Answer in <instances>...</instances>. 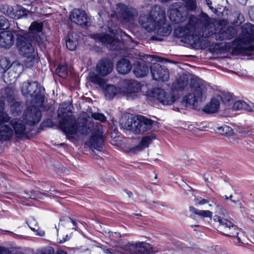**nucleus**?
<instances>
[{
	"label": "nucleus",
	"instance_id": "obj_43",
	"mask_svg": "<svg viewBox=\"0 0 254 254\" xmlns=\"http://www.w3.org/2000/svg\"><path fill=\"white\" fill-rule=\"evenodd\" d=\"M10 24L8 20L4 17L0 16V30H6L9 28Z\"/></svg>",
	"mask_w": 254,
	"mask_h": 254
},
{
	"label": "nucleus",
	"instance_id": "obj_57",
	"mask_svg": "<svg viewBox=\"0 0 254 254\" xmlns=\"http://www.w3.org/2000/svg\"><path fill=\"white\" fill-rule=\"evenodd\" d=\"M69 238H68V235H66L65 238H63L62 240H59V243H63L67 240H69Z\"/></svg>",
	"mask_w": 254,
	"mask_h": 254
},
{
	"label": "nucleus",
	"instance_id": "obj_41",
	"mask_svg": "<svg viewBox=\"0 0 254 254\" xmlns=\"http://www.w3.org/2000/svg\"><path fill=\"white\" fill-rule=\"evenodd\" d=\"M56 72L60 77L65 78L67 76V66L66 65H59L56 69Z\"/></svg>",
	"mask_w": 254,
	"mask_h": 254
},
{
	"label": "nucleus",
	"instance_id": "obj_54",
	"mask_svg": "<svg viewBox=\"0 0 254 254\" xmlns=\"http://www.w3.org/2000/svg\"><path fill=\"white\" fill-rule=\"evenodd\" d=\"M249 15L252 21H254V9H251L249 12Z\"/></svg>",
	"mask_w": 254,
	"mask_h": 254
},
{
	"label": "nucleus",
	"instance_id": "obj_16",
	"mask_svg": "<svg viewBox=\"0 0 254 254\" xmlns=\"http://www.w3.org/2000/svg\"><path fill=\"white\" fill-rule=\"evenodd\" d=\"M100 248L106 254H135L134 243H127L112 248H108L106 246Z\"/></svg>",
	"mask_w": 254,
	"mask_h": 254
},
{
	"label": "nucleus",
	"instance_id": "obj_63",
	"mask_svg": "<svg viewBox=\"0 0 254 254\" xmlns=\"http://www.w3.org/2000/svg\"><path fill=\"white\" fill-rule=\"evenodd\" d=\"M107 32H114V30L112 29L111 28L109 27V29Z\"/></svg>",
	"mask_w": 254,
	"mask_h": 254
},
{
	"label": "nucleus",
	"instance_id": "obj_44",
	"mask_svg": "<svg viewBox=\"0 0 254 254\" xmlns=\"http://www.w3.org/2000/svg\"><path fill=\"white\" fill-rule=\"evenodd\" d=\"M235 17H237V19L233 20V22L236 25H239L244 21V16L240 13L236 12L235 13Z\"/></svg>",
	"mask_w": 254,
	"mask_h": 254
},
{
	"label": "nucleus",
	"instance_id": "obj_27",
	"mask_svg": "<svg viewBox=\"0 0 254 254\" xmlns=\"http://www.w3.org/2000/svg\"><path fill=\"white\" fill-rule=\"evenodd\" d=\"M133 72L136 77H143L148 73V66L145 64H140L139 62H136L133 64Z\"/></svg>",
	"mask_w": 254,
	"mask_h": 254
},
{
	"label": "nucleus",
	"instance_id": "obj_30",
	"mask_svg": "<svg viewBox=\"0 0 254 254\" xmlns=\"http://www.w3.org/2000/svg\"><path fill=\"white\" fill-rule=\"evenodd\" d=\"M232 105L233 108L235 110L244 109L248 111H254V105L252 103L248 104L244 101L238 100L234 102Z\"/></svg>",
	"mask_w": 254,
	"mask_h": 254
},
{
	"label": "nucleus",
	"instance_id": "obj_51",
	"mask_svg": "<svg viewBox=\"0 0 254 254\" xmlns=\"http://www.w3.org/2000/svg\"><path fill=\"white\" fill-rule=\"evenodd\" d=\"M0 254H13L7 249L0 246Z\"/></svg>",
	"mask_w": 254,
	"mask_h": 254
},
{
	"label": "nucleus",
	"instance_id": "obj_36",
	"mask_svg": "<svg viewBox=\"0 0 254 254\" xmlns=\"http://www.w3.org/2000/svg\"><path fill=\"white\" fill-rule=\"evenodd\" d=\"M0 10L2 13L12 18H19V17L17 16L14 8L10 5L8 4L3 5L1 7Z\"/></svg>",
	"mask_w": 254,
	"mask_h": 254
},
{
	"label": "nucleus",
	"instance_id": "obj_52",
	"mask_svg": "<svg viewBox=\"0 0 254 254\" xmlns=\"http://www.w3.org/2000/svg\"><path fill=\"white\" fill-rule=\"evenodd\" d=\"M4 99L0 95V115L3 113Z\"/></svg>",
	"mask_w": 254,
	"mask_h": 254
},
{
	"label": "nucleus",
	"instance_id": "obj_47",
	"mask_svg": "<svg viewBox=\"0 0 254 254\" xmlns=\"http://www.w3.org/2000/svg\"><path fill=\"white\" fill-rule=\"evenodd\" d=\"M242 32H254V25L246 23L242 26Z\"/></svg>",
	"mask_w": 254,
	"mask_h": 254
},
{
	"label": "nucleus",
	"instance_id": "obj_53",
	"mask_svg": "<svg viewBox=\"0 0 254 254\" xmlns=\"http://www.w3.org/2000/svg\"><path fill=\"white\" fill-rule=\"evenodd\" d=\"M209 202V200L207 199H202L200 200L197 201H196L195 202V205H203L206 203H207Z\"/></svg>",
	"mask_w": 254,
	"mask_h": 254
},
{
	"label": "nucleus",
	"instance_id": "obj_58",
	"mask_svg": "<svg viewBox=\"0 0 254 254\" xmlns=\"http://www.w3.org/2000/svg\"><path fill=\"white\" fill-rule=\"evenodd\" d=\"M223 197H224L225 199H228L229 198L231 199V198L232 197V195H231L230 196V197H228L227 195H224V196H223ZM231 200L232 202H234V203H236V201H235V200H232V199H231Z\"/></svg>",
	"mask_w": 254,
	"mask_h": 254
},
{
	"label": "nucleus",
	"instance_id": "obj_6",
	"mask_svg": "<svg viewBox=\"0 0 254 254\" xmlns=\"http://www.w3.org/2000/svg\"><path fill=\"white\" fill-rule=\"evenodd\" d=\"M219 215H215L213 219L215 222H218L219 224L220 233L223 234L231 237H236L235 243L237 244L243 243L241 240V231L234 225L232 219L229 217L226 210L219 208Z\"/></svg>",
	"mask_w": 254,
	"mask_h": 254
},
{
	"label": "nucleus",
	"instance_id": "obj_33",
	"mask_svg": "<svg viewBox=\"0 0 254 254\" xmlns=\"http://www.w3.org/2000/svg\"><path fill=\"white\" fill-rule=\"evenodd\" d=\"M189 209L190 212L201 218H211L212 217V212L209 210H199L192 206H190Z\"/></svg>",
	"mask_w": 254,
	"mask_h": 254
},
{
	"label": "nucleus",
	"instance_id": "obj_49",
	"mask_svg": "<svg viewBox=\"0 0 254 254\" xmlns=\"http://www.w3.org/2000/svg\"><path fill=\"white\" fill-rule=\"evenodd\" d=\"M140 59L143 61H148V59H149L150 61H153V59H155L157 61H160V58L158 57H155L153 56L149 55H144L143 56L139 55Z\"/></svg>",
	"mask_w": 254,
	"mask_h": 254
},
{
	"label": "nucleus",
	"instance_id": "obj_2",
	"mask_svg": "<svg viewBox=\"0 0 254 254\" xmlns=\"http://www.w3.org/2000/svg\"><path fill=\"white\" fill-rule=\"evenodd\" d=\"M139 22L147 32H153L161 30L164 32H171L172 27L165 23V10L158 5L154 6L151 9L149 15L141 14L139 18Z\"/></svg>",
	"mask_w": 254,
	"mask_h": 254
},
{
	"label": "nucleus",
	"instance_id": "obj_34",
	"mask_svg": "<svg viewBox=\"0 0 254 254\" xmlns=\"http://www.w3.org/2000/svg\"><path fill=\"white\" fill-rule=\"evenodd\" d=\"M219 96L220 98L219 102L221 101L226 107L229 108L234 102V98L233 95L230 93H224L221 96Z\"/></svg>",
	"mask_w": 254,
	"mask_h": 254
},
{
	"label": "nucleus",
	"instance_id": "obj_25",
	"mask_svg": "<svg viewBox=\"0 0 254 254\" xmlns=\"http://www.w3.org/2000/svg\"><path fill=\"white\" fill-rule=\"evenodd\" d=\"M71 111V106L69 103L64 102L61 104L58 112V116L59 118H62L59 123V127H60V123L62 121L66 120L68 116H72L71 114L69 113Z\"/></svg>",
	"mask_w": 254,
	"mask_h": 254
},
{
	"label": "nucleus",
	"instance_id": "obj_42",
	"mask_svg": "<svg viewBox=\"0 0 254 254\" xmlns=\"http://www.w3.org/2000/svg\"><path fill=\"white\" fill-rule=\"evenodd\" d=\"M185 6L188 10H193L196 8L195 0H183Z\"/></svg>",
	"mask_w": 254,
	"mask_h": 254
},
{
	"label": "nucleus",
	"instance_id": "obj_55",
	"mask_svg": "<svg viewBox=\"0 0 254 254\" xmlns=\"http://www.w3.org/2000/svg\"><path fill=\"white\" fill-rule=\"evenodd\" d=\"M35 231L37 232L36 234L39 236L42 237V236H44V235H45V232L42 230H39L38 228H37V230H36Z\"/></svg>",
	"mask_w": 254,
	"mask_h": 254
},
{
	"label": "nucleus",
	"instance_id": "obj_18",
	"mask_svg": "<svg viewBox=\"0 0 254 254\" xmlns=\"http://www.w3.org/2000/svg\"><path fill=\"white\" fill-rule=\"evenodd\" d=\"M153 78L157 81H165L169 78L168 70L158 64H153L150 66Z\"/></svg>",
	"mask_w": 254,
	"mask_h": 254
},
{
	"label": "nucleus",
	"instance_id": "obj_35",
	"mask_svg": "<svg viewBox=\"0 0 254 254\" xmlns=\"http://www.w3.org/2000/svg\"><path fill=\"white\" fill-rule=\"evenodd\" d=\"M236 33H213L212 37L217 41H224L230 40L235 36Z\"/></svg>",
	"mask_w": 254,
	"mask_h": 254
},
{
	"label": "nucleus",
	"instance_id": "obj_31",
	"mask_svg": "<svg viewBox=\"0 0 254 254\" xmlns=\"http://www.w3.org/2000/svg\"><path fill=\"white\" fill-rule=\"evenodd\" d=\"M7 101L10 106V111L12 114L13 116L18 115L22 109L21 104L11 97L8 98Z\"/></svg>",
	"mask_w": 254,
	"mask_h": 254
},
{
	"label": "nucleus",
	"instance_id": "obj_9",
	"mask_svg": "<svg viewBox=\"0 0 254 254\" xmlns=\"http://www.w3.org/2000/svg\"><path fill=\"white\" fill-rule=\"evenodd\" d=\"M100 41L107 48L111 50H119L127 44V41H132V38L127 33H100Z\"/></svg>",
	"mask_w": 254,
	"mask_h": 254
},
{
	"label": "nucleus",
	"instance_id": "obj_12",
	"mask_svg": "<svg viewBox=\"0 0 254 254\" xmlns=\"http://www.w3.org/2000/svg\"><path fill=\"white\" fill-rule=\"evenodd\" d=\"M173 36L181 38V41L195 48L203 49L209 46L207 37L201 36V33H173Z\"/></svg>",
	"mask_w": 254,
	"mask_h": 254
},
{
	"label": "nucleus",
	"instance_id": "obj_19",
	"mask_svg": "<svg viewBox=\"0 0 254 254\" xmlns=\"http://www.w3.org/2000/svg\"><path fill=\"white\" fill-rule=\"evenodd\" d=\"M153 122L142 116H137L135 126L134 127L133 133L141 134L150 130L152 127Z\"/></svg>",
	"mask_w": 254,
	"mask_h": 254
},
{
	"label": "nucleus",
	"instance_id": "obj_39",
	"mask_svg": "<svg viewBox=\"0 0 254 254\" xmlns=\"http://www.w3.org/2000/svg\"><path fill=\"white\" fill-rule=\"evenodd\" d=\"M135 254H140L147 252L149 247L148 243L144 242H136L134 243Z\"/></svg>",
	"mask_w": 254,
	"mask_h": 254
},
{
	"label": "nucleus",
	"instance_id": "obj_15",
	"mask_svg": "<svg viewBox=\"0 0 254 254\" xmlns=\"http://www.w3.org/2000/svg\"><path fill=\"white\" fill-rule=\"evenodd\" d=\"M70 20L83 28H86L91 24V17L85 11L75 8L70 13Z\"/></svg>",
	"mask_w": 254,
	"mask_h": 254
},
{
	"label": "nucleus",
	"instance_id": "obj_14",
	"mask_svg": "<svg viewBox=\"0 0 254 254\" xmlns=\"http://www.w3.org/2000/svg\"><path fill=\"white\" fill-rule=\"evenodd\" d=\"M116 14L118 19L124 23L133 24L137 13L135 9L129 8L123 3L117 4Z\"/></svg>",
	"mask_w": 254,
	"mask_h": 254
},
{
	"label": "nucleus",
	"instance_id": "obj_22",
	"mask_svg": "<svg viewBox=\"0 0 254 254\" xmlns=\"http://www.w3.org/2000/svg\"><path fill=\"white\" fill-rule=\"evenodd\" d=\"M199 22H200L203 26L207 27L211 23V19L205 13H202L198 19L195 16H191L189 22V26L196 27L198 25Z\"/></svg>",
	"mask_w": 254,
	"mask_h": 254
},
{
	"label": "nucleus",
	"instance_id": "obj_37",
	"mask_svg": "<svg viewBox=\"0 0 254 254\" xmlns=\"http://www.w3.org/2000/svg\"><path fill=\"white\" fill-rule=\"evenodd\" d=\"M47 25V22L45 21L38 22L37 21L33 22L29 27L30 32H42L43 29L45 30L44 27Z\"/></svg>",
	"mask_w": 254,
	"mask_h": 254
},
{
	"label": "nucleus",
	"instance_id": "obj_17",
	"mask_svg": "<svg viewBox=\"0 0 254 254\" xmlns=\"http://www.w3.org/2000/svg\"><path fill=\"white\" fill-rule=\"evenodd\" d=\"M9 117L6 113H2L0 115V140L6 141L10 139L13 134V130L6 123L9 120Z\"/></svg>",
	"mask_w": 254,
	"mask_h": 254
},
{
	"label": "nucleus",
	"instance_id": "obj_10",
	"mask_svg": "<svg viewBox=\"0 0 254 254\" xmlns=\"http://www.w3.org/2000/svg\"><path fill=\"white\" fill-rule=\"evenodd\" d=\"M229 47L241 54H248L254 51V33H241Z\"/></svg>",
	"mask_w": 254,
	"mask_h": 254
},
{
	"label": "nucleus",
	"instance_id": "obj_46",
	"mask_svg": "<svg viewBox=\"0 0 254 254\" xmlns=\"http://www.w3.org/2000/svg\"><path fill=\"white\" fill-rule=\"evenodd\" d=\"M155 35L152 36L150 38L151 40L162 41L164 40V37L168 35V33H155Z\"/></svg>",
	"mask_w": 254,
	"mask_h": 254
},
{
	"label": "nucleus",
	"instance_id": "obj_61",
	"mask_svg": "<svg viewBox=\"0 0 254 254\" xmlns=\"http://www.w3.org/2000/svg\"><path fill=\"white\" fill-rule=\"evenodd\" d=\"M57 254H67L66 252L63 251H59L57 252Z\"/></svg>",
	"mask_w": 254,
	"mask_h": 254
},
{
	"label": "nucleus",
	"instance_id": "obj_21",
	"mask_svg": "<svg viewBox=\"0 0 254 254\" xmlns=\"http://www.w3.org/2000/svg\"><path fill=\"white\" fill-rule=\"evenodd\" d=\"M137 116L132 114H127L123 116L120 120L121 127L125 129L129 130L133 133L134 123L136 122Z\"/></svg>",
	"mask_w": 254,
	"mask_h": 254
},
{
	"label": "nucleus",
	"instance_id": "obj_24",
	"mask_svg": "<svg viewBox=\"0 0 254 254\" xmlns=\"http://www.w3.org/2000/svg\"><path fill=\"white\" fill-rule=\"evenodd\" d=\"M154 139V137L153 136L144 137L142 138L139 144L130 149V152L135 154L142 151L143 149L148 147L149 145Z\"/></svg>",
	"mask_w": 254,
	"mask_h": 254
},
{
	"label": "nucleus",
	"instance_id": "obj_32",
	"mask_svg": "<svg viewBox=\"0 0 254 254\" xmlns=\"http://www.w3.org/2000/svg\"><path fill=\"white\" fill-rule=\"evenodd\" d=\"M207 5L211 10L216 12L217 9H221L223 6L225 0H206Z\"/></svg>",
	"mask_w": 254,
	"mask_h": 254
},
{
	"label": "nucleus",
	"instance_id": "obj_29",
	"mask_svg": "<svg viewBox=\"0 0 254 254\" xmlns=\"http://www.w3.org/2000/svg\"><path fill=\"white\" fill-rule=\"evenodd\" d=\"M78 37L77 33H69L66 37V46L70 51H74L76 49L78 43Z\"/></svg>",
	"mask_w": 254,
	"mask_h": 254
},
{
	"label": "nucleus",
	"instance_id": "obj_50",
	"mask_svg": "<svg viewBox=\"0 0 254 254\" xmlns=\"http://www.w3.org/2000/svg\"><path fill=\"white\" fill-rule=\"evenodd\" d=\"M37 254H53L52 248L44 249L38 252Z\"/></svg>",
	"mask_w": 254,
	"mask_h": 254
},
{
	"label": "nucleus",
	"instance_id": "obj_38",
	"mask_svg": "<svg viewBox=\"0 0 254 254\" xmlns=\"http://www.w3.org/2000/svg\"><path fill=\"white\" fill-rule=\"evenodd\" d=\"M215 130L223 135L231 136L233 134V129L227 125L217 127L215 129Z\"/></svg>",
	"mask_w": 254,
	"mask_h": 254
},
{
	"label": "nucleus",
	"instance_id": "obj_7",
	"mask_svg": "<svg viewBox=\"0 0 254 254\" xmlns=\"http://www.w3.org/2000/svg\"><path fill=\"white\" fill-rule=\"evenodd\" d=\"M190 93L185 96L182 104L186 107L196 106L197 102L202 101L206 98V85L200 78L195 77L190 80Z\"/></svg>",
	"mask_w": 254,
	"mask_h": 254
},
{
	"label": "nucleus",
	"instance_id": "obj_48",
	"mask_svg": "<svg viewBox=\"0 0 254 254\" xmlns=\"http://www.w3.org/2000/svg\"><path fill=\"white\" fill-rule=\"evenodd\" d=\"M92 117L96 120H99L102 122H104L106 120V118L103 114L99 113H94L92 114Z\"/></svg>",
	"mask_w": 254,
	"mask_h": 254
},
{
	"label": "nucleus",
	"instance_id": "obj_56",
	"mask_svg": "<svg viewBox=\"0 0 254 254\" xmlns=\"http://www.w3.org/2000/svg\"><path fill=\"white\" fill-rule=\"evenodd\" d=\"M14 78H15V77H14ZM4 81L7 83V84H11L13 81H14V79H13V80L12 79H9L8 80L5 76H4Z\"/></svg>",
	"mask_w": 254,
	"mask_h": 254
},
{
	"label": "nucleus",
	"instance_id": "obj_60",
	"mask_svg": "<svg viewBox=\"0 0 254 254\" xmlns=\"http://www.w3.org/2000/svg\"><path fill=\"white\" fill-rule=\"evenodd\" d=\"M14 67L19 68L20 70L22 69V66L20 64H16V65H14Z\"/></svg>",
	"mask_w": 254,
	"mask_h": 254
},
{
	"label": "nucleus",
	"instance_id": "obj_11",
	"mask_svg": "<svg viewBox=\"0 0 254 254\" xmlns=\"http://www.w3.org/2000/svg\"><path fill=\"white\" fill-rule=\"evenodd\" d=\"M113 64L109 59H103L97 64L95 71L97 73H92L89 77V80L95 84L103 87L105 80L101 77H105L110 74L113 70Z\"/></svg>",
	"mask_w": 254,
	"mask_h": 254
},
{
	"label": "nucleus",
	"instance_id": "obj_3",
	"mask_svg": "<svg viewBox=\"0 0 254 254\" xmlns=\"http://www.w3.org/2000/svg\"><path fill=\"white\" fill-rule=\"evenodd\" d=\"M188 84V79L185 76L180 77L172 85V92L168 93L161 89H155L147 92L146 96L150 102L158 101L163 105H169L173 104L179 98L175 91L183 90Z\"/></svg>",
	"mask_w": 254,
	"mask_h": 254
},
{
	"label": "nucleus",
	"instance_id": "obj_1",
	"mask_svg": "<svg viewBox=\"0 0 254 254\" xmlns=\"http://www.w3.org/2000/svg\"><path fill=\"white\" fill-rule=\"evenodd\" d=\"M60 128L64 132L68 139L73 141L74 137L78 134L86 135L92 130L91 136L85 144L91 148L100 150L102 147L103 126L97 125L95 127L86 119H82L78 123L74 116H68L67 119L60 123Z\"/></svg>",
	"mask_w": 254,
	"mask_h": 254
},
{
	"label": "nucleus",
	"instance_id": "obj_59",
	"mask_svg": "<svg viewBox=\"0 0 254 254\" xmlns=\"http://www.w3.org/2000/svg\"><path fill=\"white\" fill-rule=\"evenodd\" d=\"M240 3L245 4L246 3L247 0H237Z\"/></svg>",
	"mask_w": 254,
	"mask_h": 254
},
{
	"label": "nucleus",
	"instance_id": "obj_23",
	"mask_svg": "<svg viewBox=\"0 0 254 254\" xmlns=\"http://www.w3.org/2000/svg\"><path fill=\"white\" fill-rule=\"evenodd\" d=\"M14 43L13 33H0V46L8 49Z\"/></svg>",
	"mask_w": 254,
	"mask_h": 254
},
{
	"label": "nucleus",
	"instance_id": "obj_20",
	"mask_svg": "<svg viewBox=\"0 0 254 254\" xmlns=\"http://www.w3.org/2000/svg\"><path fill=\"white\" fill-rule=\"evenodd\" d=\"M172 6L173 8L170 9L169 10L170 20L175 23H179L184 21L186 19V16L183 15L178 9V8L181 7V4L177 2L174 3Z\"/></svg>",
	"mask_w": 254,
	"mask_h": 254
},
{
	"label": "nucleus",
	"instance_id": "obj_62",
	"mask_svg": "<svg viewBox=\"0 0 254 254\" xmlns=\"http://www.w3.org/2000/svg\"><path fill=\"white\" fill-rule=\"evenodd\" d=\"M39 38H40V40L39 41L37 40V42H38L39 45H40L41 44H42L44 42L42 41L41 37H39Z\"/></svg>",
	"mask_w": 254,
	"mask_h": 254
},
{
	"label": "nucleus",
	"instance_id": "obj_13",
	"mask_svg": "<svg viewBox=\"0 0 254 254\" xmlns=\"http://www.w3.org/2000/svg\"><path fill=\"white\" fill-rule=\"evenodd\" d=\"M22 94L27 98H31L32 103L42 105L44 101V95L41 93V88L37 82H25L21 86Z\"/></svg>",
	"mask_w": 254,
	"mask_h": 254
},
{
	"label": "nucleus",
	"instance_id": "obj_5",
	"mask_svg": "<svg viewBox=\"0 0 254 254\" xmlns=\"http://www.w3.org/2000/svg\"><path fill=\"white\" fill-rule=\"evenodd\" d=\"M16 45L19 55L25 58L24 64L26 67L33 66L39 62L37 50L29 38L18 35Z\"/></svg>",
	"mask_w": 254,
	"mask_h": 254
},
{
	"label": "nucleus",
	"instance_id": "obj_4",
	"mask_svg": "<svg viewBox=\"0 0 254 254\" xmlns=\"http://www.w3.org/2000/svg\"><path fill=\"white\" fill-rule=\"evenodd\" d=\"M33 105L29 106L23 115V122L20 120L14 119L10 121V124L16 134H22L25 129V125L33 126L38 123L41 120V112L39 109L41 105L37 103H33Z\"/></svg>",
	"mask_w": 254,
	"mask_h": 254
},
{
	"label": "nucleus",
	"instance_id": "obj_8",
	"mask_svg": "<svg viewBox=\"0 0 254 254\" xmlns=\"http://www.w3.org/2000/svg\"><path fill=\"white\" fill-rule=\"evenodd\" d=\"M124 85H127L126 90L123 91L112 84H108L104 89V93L107 99H111L117 95L124 94L127 100L133 99L142 88L140 84L133 80H125Z\"/></svg>",
	"mask_w": 254,
	"mask_h": 254
},
{
	"label": "nucleus",
	"instance_id": "obj_64",
	"mask_svg": "<svg viewBox=\"0 0 254 254\" xmlns=\"http://www.w3.org/2000/svg\"><path fill=\"white\" fill-rule=\"evenodd\" d=\"M226 23V21H225V20H222V21H221V24H225Z\"/></svg>",
	"mask_w": 254,
	"mask_h": 254
},
{
	"label": "nucleus",
	"instance_id": "obj_26",
	"mask_svg": "<svg viewBox=\"0 0 254 254\" xmlns=\"http://www.w3.org/2000/svg\"><path fill=\"white\" fill-rule=\"evenodd\" d=\"M116 68L119 73L125 74L130 71L131 65L128 60L122 59L118 62Z\"/></svg>",
	"mask_w": 254,
	"mask_h": 254
},
{
	"label": "nucleus",
	"instance_id": "obj_28",
	"mask_svg": "<svg viewBox=\"0 0 254 254\" xmlns=\"http://www.w3.org/2000/svg\"><path fill=\"white\" fill-rule=\"evenodd\" d=\"M219 96L213 98L210 103L204 107L203 110L207 113H213L217 112L220 106Z\"/></svg>",
	"mask_w": 254,
	"mask_h": 254
},
{
	"label": "nucleus",
	"instance_id": "obj_45",
	"mask_svg": "<svg viewBox=\"0 0 254 254\" xmlns=\"http://www.w3.org/2000/svg\"><path fill=\"white\" fill-rule=\"evenodd\" d=\"M27 224L30 228L33 231L37 230L38 228L37 222L33 217H30L27 220Z\"/></svg>",
	"mask_w": 254,
	"mask_h": 254
},
{
	"label": "nucleus",
	"instance_id": "obj_40",
	"mask_svg": "<svg viewBox=\"0 0 254 254\" xmlns=\"http://www.w3.org/2000/svg\"><path fill=\"white\" fill-rule=\"evenodd\" d=\"M11 66V62L8 58L5 57L0 58V72H5Z\"/></svg>",
	"mask_w": 254,
	"mask_h": 254
}]
</instances>
